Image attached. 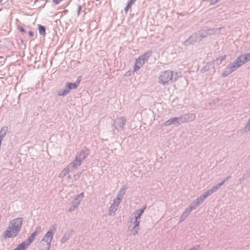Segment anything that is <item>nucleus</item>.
Listing matches in <instances>:
<instances>
[{
    "label": "nucleus",
    "mask_w": 250,
    "mask_h": 250,
    "mask_svg": "<svg viewBox=\"0 0 250 250\" xmlns=\"http://www.w3.org/2000/svg\"><path fill=\"white\" fill-rule=\"evenodd\" d=\"M23 220L21 217L11 220L7 229L2 233L3 237L4 238H12L17 236L21 229Z\"/></svg>",
    "instance_id": "2"
},
{
    "label": "nucleus",
    "mask_w": 250,
    "mask_h": 250,
    "mask_svg": "<svg viewBox=\"0 0 250 250\" xmlns=\"http://www.w3.org/2000/svg\"><path fill=\"white\" fill-rule=\"evenodd\" d=\"M81 175V172L77 173V174L74 175L73 177H74L75 180H77L78 179H79Z\"/></svg>",
    "instance_id": "33"
},
{
    "label": "nucleus",
    "mask_w": 250,
    "mask_h": 250,
    "mask_svg": "<svg viewBox=\"0 0 250 250\" xmlns=\"http://www.w3.org/2000/svg\"><path fill=\"white\" fill-rule=\"evenodd\" d=\"M82 162L79 160L78 158L75 157V158L73 161L70 163L67 167L70 169V171H73L74 170L76 169L78 167L81 166Z\"/></svg>",
    "instance_id": "13"
},
{
    "label": "nucleus",
    "mask_w": 250,
    "mask_h": 250,
    "mask_svg": "<svg viewBox=\"0 0 250 250\" xmlns=\"http://www.w3.org/2000/svg\"><path fill=\"white\" fill-rule=\"evenodd\" d=\"M226 56H222L220 58L217 59L216 61H219V63L221 64L226 59Z\"/></svg>",
    "instance_id": "32"
},
{
    "label": "nucleus",
    "mask_w": 250,
    "mask_h": 250,
    "mask_svg": "<svg viewBox=\"0 0 250 250\" xmlns=\"http://www.w3.org/2000/svg\"><path fill=\"white\" fill-rule=\"evenodd\" d=\"M176 118V121H177V125L186 123L184 115H181Z\"/></svg>",
    "instance_id": "23"
},
{
    "label": "nucleus",
    "mask_w": 250,
    "mask_h": 250,
    "mask_svg": "<svg viewBox=\"0 0 250 250\" xmlns=\"http://www.w3.org/2000/svg\"><path fill=\"white\" fill-rule=\"evenodd\" d=\"M67 179H68L69 180L71 179V176L70 175H68L67 176Z\"/></svg>",
    "instance_id": "42"
},
{
    "label": "nucleus",
    "mask_w": 250,
    "mask_h": 250,
    "mask_svg": "<svg viewBox=\"0 0 250 250\" xmlns=\"http://www.w3.org/2000/svg\"><path fill=\"white\" fill-rule=\"evenodd\" d=\"M121 201H119L118 199H117L116 198H114L113 200V202L111 205L115 206L118 208L119 205L121 203Z\"/></svg>",
    "instance_id": "28"
},
{
    "label": "nucleus",
    "mask_w": 250,
    "mask_h": 250,
    "mask_svg": "<svg viewBox=\"0 0 250 250\" xmlns=\"http://www.w3.org/2000/svg\"><path fill=\"white\" fill-rule=\"evenodd\" d=\"M137 0H130L125 8V11L127 13L128 10L131 7L132 5Z\"/></svg>",
    "instance_id": "24"
},
{
    "label": "nucleus",
    "mask_w": 250,
    "mask_h": 250,
    "mask_svg": "<svg viewBox=\"0 0 250 250\" xmlns=\"http://www.w3.org/2000/svg\"><path fill=\"white\" fill-rule=\"evenodd\" d=\"M78 197H80L81 198V199L82 200L84 197V193L82 192L80 194L78 195Z\"/></svg>",
    "instance_id": "38"
},
{
    "label": "nucleus",
    "mask_w": 250,
    "mask_h": 250,
    "mask_svg": "<svg viewBox=\"0 0 250 250\" xmlns=\"http://www.w3.org/2000/svg\"><path fill=\"white\" fill-rule=\"evenodd\" d=\"M250 61V53L244 54L238 56L233 62L229 64L222 74V77L225 78L234 72L248 62Z\"/></svg>",
    "instance_id": "1"
},
{
    "label": "nucleus",
    "mask_w": 250,
    "mask_h": 250,
    "mask_svg": "<svg viewBox=\"0 0 250 250\" xmlns=\"http://www.w3.org/2000/svg\"><path fill=\"white\" fill-rule=\"evenodd\" d=\"M89 154V150L86 147L83 148L81 151L77 153L76 156V158L82 162L86 159Z\"/></svg>",
    "instance_id": "12"
},
{
    "label": "nucleus",
    "mask_w": 250,
    "mask_h": 250,
    "mask_svg": "<svg viewBox=\"0 0 250 250\" xmlns=\"http://www.w3.org/2000/svg\"><path fill=\"white\" fill-rule=\"evenodd\" d=\"M26 246L25 242H23L18 246V247L13 250H25Z\"/></svg>",
    "instance_id": "26"
},
{
    "label": "nucleus",
    "mask_w": 250,
    "mask_h": 250,
    "mask_svg": "<svg viewBox=\"0 0 250 250\" xmlns=\"http://www.w3.org/2000/svg\"><path fill=\"white\" fill-rule=\"evenodd\" d=\"M36 236L37 235L35 234V233H34L33 232L31 234V235L27 239V244L25 243V245L26 247H28L31 243H32L34 241L35 238Z\"/></svg>",
    "instance_id": "20"
},
{
    "label": "nucleus",
    "mask_w": 250,
    "mask_h": 250,
    "mask_svg": "<svg viewBox=\"0 0 250 250\" xmlns=\"http://www.w3.org/2000/svg\"><path fill=\"white\" fill-rule=\"evenodd\" d=\"M42 228L41 226H38L35 229L34 231L33 232L34 233H35L36 235H38L41 231Z\"/></svg>",
    "instance_id": "29"
},
{
    "label": "nucleus",
    "mask_w": 250,
    "mask_h": 250,
    "mask_svg": "<svg viewBox=\"0 0 250 250\" xmlns=\"http://www.w3.org/2000/svg\"><path fill=\"white\" fill-rule=\"evenodd\" d=\"M18 28L22 33H24L25 32L24 29L22 27L19 26Z\"/></svg>",
    "instance_id": "36"
},
{
    "label": "nucleus",
    "mask_w": 250,
    "mask_h": 250,
    "mask_svg": "<svg viewBox=\"0 0 250 250\" xmlns=\"http://www.w3.org/2000/svg\"><path fill=\"white\" fill-rule=\"evenodd\" d=\"M244 130L246 132L250 131V118L244 126Z\"/></svg>",
    "instance_id": "27"
},
{
    "label": "nucleus",
    "mask_w": 250,
    "mask_h": 250,
    "mask_svg": "<svg viewBox=\"0 0 250 250\" xmlns=\"http://www.w3.org/2000/svg\"><path fill=\"white\" fill-rule=\"evenodd\" d=\"M82 9V6L79 5L78 6V11H77V14H78V16H79L80 15L81 11Z\"/></svg>",
    "instance_id": "35"
},
{
    "label": "nucleus",
    "mask_w": 250,
    "mask_h": 250,
    "mask_svg": "<svg viewBox=\"0 0 250 250\" xmlns=\"http://www.w3.org/2000/svg\"><path fill=\"white\" fill-rule=\"evenodd\" d=\"M55 228L50 229L47 231L43 236L40 243V250H49L51 247V243L53 238Z\"/></svg>",
    "instance_id": "5"
},
{
    "label": "nucleus",
    "mask_w": 250,
    "mask_h": 250,
    "mask_svg": "<svg viewBox=\"0 0 250 250\" xmlns=\"http://www.w3.org/2000/svg\"><path fill=\"white\" fill-rule=\"evenodd\" d=\"M178 73L171 70L162 72L158 78V82L163 85H168L177 80Z\"/></svg>",
    "instance_id": "4"
},
{
    "label": "nucleus",
    "mask_w": 250,
    "mask_h": 250,
    "mask_svg": "<svg viewBox=\"0 0 250 250\" xmlns=\"http://www.w3.org/2000/svg\"><path fill=\"white\" fill-rule=\"evenodd\" d=\"M230 176H229L227 177H226L224 180H226V182L229 180V179L230 178Z\"/></svg>",
    "instance_id": "41"
},
{
    "label": "nucleus",
    "mask_w": 250,
    "mask_h": 250,
    "mask_svg": "<svg viewBox=\"0 0 250 250\" xmlns=\"http://www.w3.org/2000/svg\"><path fill=\"white\" fill-rule=\"evenodd\" d=\"M69 172H71L70 169H69V168H68V167H65L64 168H63L61 171V172L60 173V174L59 175V177L60 178H63L65 176H66L69 173Z\"/></svg>",
    "instance_id": "16"
},
{
    "label": "nucleus",
    "mask_w": 250,
    "mask_h": 250,
    "mask_svg": "<svg viewBox=\"0 0 250 250\" xmlns=\"http://www.w3.org/2000/svg\"><path fill=\"white\" fill-rule=\"evenodd\" d=\"M177 125V121H176V118L175 117L173 118L170 119L168 120H167L166 122H165L164 123L163 125L164 126H169V125Z\"/></svg>",
    "instance_id": "17"
},
{
    "label": "nucleus",
    "mask_w": 250,
    "mask_h": 250,
    "mask_svg": "<svg viewBox=\"0 0 250 250\" xmlns=\"http://www.w3.org/2000/svg\"><path fill=\"white\" fill-rule=\"evenodd\" d=\"M77 208V205H72L68 209V211L71 212Z\"/></svg>",
    "instance_id": "31"
},
{
    "label": "nucleus",
    "mask_w": 250,
    "mask_h": 250,
    "mask_svg": "<svg viewBox=\"0 0 250 250\" xmlns=\"http://www.w3.org/2000/svg\"><path fill=\"white\" fill-rule=\"evenodd\" d=\"M226 182V180H223L221 182V183L217 184L215 186V188H217V190Z\"/></svg>",
    "instance_id": "34"
},
{
    "label": "nucleus",
    "mask_w": 250,
    "mask_h": 250,
    "mask_svg": "<svg viewBox=\"0 0 250 250\" xmlns=\"http://www.w3.org/2000/svg\"><path fill=\"white\" fill-rule=\"evenodd\" d=\"M118 208L117 207L111 205L108 210V215L110 216H114L115 212L118 209Z\"/></svg>",
    "instance_id": "18"
},
{
    "label": "nucleus",
    "mask_w": 250,
    "mask_h": 250,
    "mask_svg": "<svg viewBox=\"0 0 250 250\" xmlns=\"http://www.w3.org/2000/svg\"><path fill=\"white\" fill-rule=\"evenodd\" d=\"M221 28L222 27H220L199 31L191 35L184 42V44L186 46H188L194 42H200L203 38L206 37L208 35H214L216 33L220 32Z\"/></svg>",
    "instance_id": "3"
},
{
    "label": "nucleus",
    "mask_w": 250,
    "mask_h": 250,
    "mask_svg": "<svg viewBox=\"0 0 250 250\" xmlns=\"http://www.w3.org/2000/svg\"><path fill=\"white\" fill-rule=\"evenodd\" d=\"M198 206L193 201L186 208L180 218V222L184 221L190 214L191 212L195 210Z\"/></svg>",
    "instance_id": "9"
},
{
    "label": "nucleus",
    "mask_w": 250,
    "mask_h": 250,
    "mask_svg": "<svg viewBox=\"0 0 250 250\" xmlns=\"http://www.w3.org/2000/svg\"><path fill=\"white\" fill-rule=\"evenodd\" d=\"M29 35L31 37H33L34 36V33L31 31H30L29 32Z\"/></svg>",
    "instance_id": "40"
},
{
    "label": "nucleus",
    "mask_w": 250,
    "mask_h": 250,
    "mask_svg": "<svg viewBox=\"0 0 250 250\" xmlns=\"http://www.w3.org/2000/svg\"><path fill=\"white\" fill-rule=\"evenodd\" d=\"M126 123V118L125 117H120L114 120L113 125L118 131H121L124 129Z\"/></svg>",
    "instance_id": "8"
},
{
    "label": "nucleus",
    "mask_w": 250,
    "mask_h": 250,
    "mask_svg": "<svg viewBox=\"0 0 250 250\" xmlns=\"http://www.w3.org/2000/svg\"><path fill=\"white\" fill-rule=\"evenodd\" d=\"M151 54L152 52L151 51H148L139 56V57L137 58L135 61L133 68V71H138L140 68L144 64L145 62L148 60V58L150 57Z\"/></svg>",
    "instance_id": "6"
},
{
    "label": "nucleus",
    "mask_w": 250,
    "mask_h": 250,
    "mask_svg": "<svg viewBox=\"0 0 250 250\" xmlns=\"http://www.w3.org/2000/svg\"><path fill=\"white\" fill-rule=\"evenodd\" d=\"M70 238V234L69 233H64L62 237L61 240V242L62 244H64Z\"/></svg>",
    "instance_id": "22"
},
{
    "label": "nucleus",
    "mask_w": 250,
    "mask_h": 250,
    "mask_svg": "<svg viewBox=\"0 0 250 250\" xmlns=\"http://www.w3.org/2000/svg\"><path fill=\"white\" fill-rule=\"evenodd\" d=\"M61 1V0H53V2L55 5H57L60 3Z\"/></svg>",
    "instance_id": "37"
},
{
    "label": "nucleus",
    "mask_w": 250,
    "mask_h": 250,
    "mask_svg": "<svg viewBox=\"0 0 250 250\" xmlns=\"http://www.w3.org/2000/svg\"><path fill=\"white\" fill-rule=\"evenodd\" d=\"M8 128L7 126H3L0 130V142L1 143L3 137L5 136L7 131Z\"/></svg>",
    "instance_id": "19"
},
{
    "label": "nucleus",
    "mask_w": 250,
    "mask_h": 250,
    "mask_svg": "<svg viewBox=\"0 0 250 250\" xmlns=\"http://www.w3.org/2000/svg\"><path fill=\"white\" fill-rule=\"evenodd\" d=\"M186 123L194 121L196 118V115L194 113H189L184 114Z\"/></svg>",
    "instance_id": "14"
},
{
    "label": "nucleus",
    "mask_w": 250,
    "mask_h": 250,
    "mask_svg": "<svg viewBox=\"0 0 250 250\" xmlns=\"http://www.w3.org/2000/svg\"><path fill=\"white\" fill-rule=\"evenodd\" d=\"M130 230L132 232V234L135 236L138 234L139 231L140 230V227L139 226L134 225Z\"/></svg>",
    "instance_id": "21"
},
{
    "label": "nucleus",
    "mask_w": 250,
    "mask_h": 250,
    "mask_svg": "<svg viewBox=\"0 0 250 250\" xmlns=\"http://www.w3.org/2000/svg\"><path fill=\"white\" fill-rule=\"evenodd\" d=\"M126 188L123 187L121 188L117 193V197L115 198L119 201H122L123 197L125 193Z\"/></svg>",
    "instance_id": "15"
},
{
    "label": "nucleus",
    "mask_w": 250,
    "mask_h": 250,
    "mask_svg": "<svg viewBox=\"0 0 250 250\" xmlns=\"http://www.w3.org/2000/svg\"><path fill=\"white\" fill-rule=\"evenodd\" d=\"M74 200H76L77 201H80V203L82 200L80 197H78V195L75 197Z\"/></svg>",
    "instance_id": "39"
},
{
    "label": "nucleus",
    "mask_w": 250,
    "mask_h": 250,
    "mask_svg": "<svg viewBox=\"0 0 250 250\" xmlns=\"http://www.w3.org/2000/svg\"><path fill=\"white\" fill-rule=\"evenodd\" d=\"M196 250V249H194V248H191V249H189V250Z\"/></svg>",
    "instance_id": "43"
},
{
    "label": "nucleus",
    "mask_w": 250,
    "mask_h": 250,
    "mask_svg": "<svg viewBox=\"0 0 250 250\" xmlns=\"http://www.w3.org/2000/svg\"><path fill=\"white\" fill-rule=\"evenodd\" d=\"M146 205H145L143 207V208H140L139 209H137L134 212V214H136V216L135 217V220L133 222V224H134V225H136V226H139L141 216L144 212V211L146 209Z\"/></svg>",
    "instance_id": "11"
},
{
    "label": "nucleus",
    "mask_w": 250,
    "mask_h": 250,
    "mask_svg": "<svg viewBox=\"0 0 250 250\" xmlns=\"http://www.w3.org/2000/svg\"><path fill=\"white\" fill-rule=\"evenodd\" d=\"M217 190V188H215V187L214 186L211 188L204 192L200 197H198L194 201V202L199 206L204 202L208 197L215 192Z\"/></svg>",
    "instance_id": "7"
},
{
    "label": "nucleus",
    "mask_w": 250,
    "mask_h": 250,
    "mask_svg": "<svg viewBox=\"0 0 250 250\" xmlns=\"http://www.w3.org/2000/svg\"><path fill=\"white\" fill-rule=\"evenodd\" d=\"M80 204V201H77L76 200H75L74 199L71 202V205H77V208L79 206Z\"/></svg>",
    "instance_id": "30"
},
{
    "label": "nucleus",
    "mask_w": 250,
    "mask_h": 250,
    "mask_svg": "<svg viewBox=\"0 0 250 250\" xmlns=\"http://www.w3.org/2000/svg\"><path fill=\"white\" fill-rule=\"evenodd\" d=\"M38 29L39 31V33L41 35H45V27L41 24L38 25Z\"/></svg>",
    "instance_id": "25"
},
{
    "label": "nucleus",
    "mask_w": 250,
    "mask_h": 250,
    "mask_svg": "<svg viewBox=\"0 0 250 250\" xmlns=\"http://www.w3.org/2000/svg\"><path fill=\"white\" fill-rule=\"evenodd\" d=\"M66 86L67 88L63 90H60L58 92V95L59 96H64L67 95L70 92L71 89H76L78 86V84L72 83H67Z\"/></svg>",
    "instance_id": "10"
}]
</instances>
